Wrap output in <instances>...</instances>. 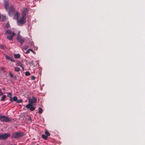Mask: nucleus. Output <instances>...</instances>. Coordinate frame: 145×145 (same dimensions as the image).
<instances>
[{
    "instance_id": "nucleus-1",
    "label": "nucleus",
    "mask_w": 145,
    "mask_h": 145,
    "mask_svg": "<svg viewBox=\"0 0 145 145\" xmlns=\"http://www.w3.org/2000/svg\"><path fill=\"white\" fill-rule=\"evenodd\" d=\"M26 17L21 16L17 20V25L19 26H22L26 23Z\"/></svg>"
},
{
    "instance_id": "nucleus-2",
    "label": "nucleus",
    "mask_w": 145,
    "mask_h": 145,
    "mask_svg": "<svg viewBox=\"0 0 145 145\" xmlns=\"http://www.w3.org/2000/svg\"><path fill=\"white\" fill-rule=\"evenodd\" d=\"M24 135L23 133L20 132H15L12 134V137L14 138L21 137Z\"/></svg>"
},
{
    "instance_id": "nucleus-3",
    "label": "nucleus",
    "mask_w": 145,
    "mask_h": 145,
    "mask_svg": "<svg viewBox=\"0 0 145 145\" xmlns=\"http://www.w3.org/2000/svg\"><path fill=\"white\" fill-rule=\"evenodd\" d=\"M0 120L5 122H8L11 121V120L8 117L5 116H0Z\"/></svg>"
},
{
    "instance_id": "nucleus-4",
    "label": "nucleus",
    "mask_w": 145,
    "mask_h": 145,
    "mask_svg": "<svg viewBox=\"0 0 145 145\" xmlns=\"http://www.w3.org/2000/svg\"><path fill=\"white\" fill-rule=\"evenodd\" d=\"M17 39L20 43L21 45H22L25 41V39L21 36L20 35V32H19L18 35Z\"/></svg>"
},
{
    "instance_id": "nucleus-5",
    "label": "nucleus",
    "mask_w": 145,
    "mask_h": 145,
    "mask_svg": "<svg viewBox=\"0 0 145 145\" xmlns=\"http://www.w3.org/2000/svg\"><path fill=\"white\" fill-rule=\"evenodd\" d=\"M10 135L9 133H6L4 134H0V140H4L7 138Z\"/></svg>"
},
{
    "instance_id": "nucleus-6",
    "label": "nucleus",
    "mask_w": 145,
    "mask_h": 145,
    "mask_svg": "<svg viewBox=\"0 0 145 145\" xmlns=\"http://www.w3.org/2000/svg\"><path fill=\"white\" fill-rule=\"evenodd\" d=\"M33 105V104H31V103H29L25 107L27 109H29L31 111H33L35 110V108Z\"/></svg>"
},
{
    "instance_id": "nucleus-7",
    "label": "nucleus",
    "mask_w": 145,
    "mask_h": 145,
    "mask_svg": "<svg viewBox=\"0 0 145 145\" xmlns=\"http://www.w3.org/2000/svg\"><path fill=\"white\" fill-rule=\"evenodd\" d=\"M29 103H31V104H33L36 103L37 101V99L35 97H33L32 98H30L28 99Z\"/></svg>"
},
{
    "instance_id": "nucleus-8",
    "label": "nucleus",
    "mask_w": 145,
    "mask_h": 145,
    "mask_svg": "<svg viewBox=\"0 0 145 145\" xmlns=\"http://www.w3.org/2000/svg\"><path fill=\"white\" fill-rule=\"evenodd\" d=\"M14 12V8L12 6H10L8 10V14L10 16L12 15H13Z\"/></svg>"
},
{
    "instance_id": "nucleus-9",
    "label": "nucleus",
    "mask_w": 145,
    "mask_h": 145,
    "mask_svg": "<svg viewBox=\"0 0 145 145\" xmlns=\"http://www.w3.org/2000/svg\"><path fill=\"white\" fill-rule=\"evenodd\" d=\"M27 12V8H24L22 11V16H24L26 17V15Z\"/></svg>"
},
{
    "instance_id": "nucleus-10",
    "label": "nucleus",
    "mask_w": 145,
    "mask_h": 145,
    "mask_svg": "<svg viewBox=\"0 0 145 145\" xmlns=\"http://www.w3.org/2000/svg\"><path fill=\"white\" fill-rule=\"evenodd\" d=\"M15 35V33L14 32H12L11 35L7 36V39L10 40H12L13 37Z\"/></svg>"
},
{
    "instance_id": "nucleus-11",
    "label": "nucleus",
    "mask_w": 145,
    "mask_h": 145,
    "mask_svg": "<svg viewBox=\"0 0 145 145\" xmlns=\"http://www.w3.org/2000/svg\"><path fill=\"white\" fill-rule=\"evenodd\" d=\"M20 15V14L19 12H16L14 15V18L17 20L19 18Z\"/></svg>"
},
{
    "instance_id": "nucleus-12",
    "label": "nucleus",
    "mask_w": 145,
    "mask_h": 145,
    "mask_svg": "<svg viewBox=\"0 0 145 145\" xmlns=\"http://www.w3.org/2000/svg\"><path fill=\"white\" fill-rule=\"evenodd\" d=\"M4 5L5 6V9L7 11L8 10V7L9 5L7 0H5L4 1Z\"/></svg>"
},
{
    "instance_id": "nucleus-13",
    "label": "nucleus",
    "mask_w": 145,
    "mask_h": 145,
    "mask_svg": "<svg viewBox=\"0 0 145 145\" xmlns=\"http://www.w3.org/2000/svg\"><path fill=\"white\" fill-rule=\"evenodd\" d=\"M12 30L10 29H9L7 30H6V31L5 32V34H12Z\"/></svg>"
},
{
    "instance_id": "nucleus-14",
    "label": "nucleus",
    "mask_w": 145,
    "mask_h": 145,
    "mask_svg": "<svg viewBox=\"0 0 145 145\" xmlns=\"http://www.w3.org/2000/svg\"><path fill=\"white\" fill-rule=\"evenodd\" d=\"M18 98L16 96L14 97L13 98H12V101H10L11 102H12L13 101L16 102Z\"/></svg>"
},
{
    "instance_id": "nucleus-15",
    "label": "nucleus",
    "mask_w": 145,
    "mask_h": 145,
    "mask_svg": "<svg viewBox=\"0 0 145 145\" xmlns=\"http://www.w3.org/2000/svg\"><path fill=\"white\" fill-rule=\"evenodd\" d=\"M6 57L7 59L8 60H10L12 62H14L15 61L13 59H12L9 56H6Z\"/></svg>"
},
{
    "instance_id": "nucleus-16",
    "label": "nucleus",
    "mask_w": 145,
    "mask_h": 145,
    "mask_svg": "<svg viewBox=\"0 0 145 145\" xmlns=\"http://www.w3.org/2000/svg\"><path fill=\"white\" fill-rule=\"evenodd\" d=\"M12 94L10 93H7V96L10 97V101H12V97H11Z\"/></svg>"
},
{
    "instance_id": "nucleus-17",
    "label": "nucleus",
    "mask_w": 145,
    "mask_h": 145,
    "mask_svg": "<svg viewBox=\"0 0 145 145\" xmlns=\"http://www.w3.org/2000/svg\"><path fill=\"white\" fill-rule=\"evenodd\" d=\"M14 57L16 59L19 58L20 57V54H18L14 55Z\"/></svg>"
},
{
    "instance_id": "nucleus-18",
    "label": "nucleus",
    "mask_w": 145,
    "mask_h": 145,
    "mask_svg": "<svg viewBox=\"0 0 145 145\" xmlns=\"http://www.w3.org/2000/svg\"><path fill=\"white\" fill-rule=\"evenodd\" d=\"M38 110V113L39 114H42L43 112V110L41 108L39 107V108Z\"/></svg>"
},
{
    "instance_id": "nucleus-19",
    "label": "nucleus",
    "mask_w": 145,
    "mask_h": 145,
    "mask_svg": "<svg viewBox=\"0 0 145 145\" xmlns=\"http://www.w3.org/2000/svg\"><path fill=\"white\" fill-rule=\"evenodd\" d=\"M6 97V95H3L1 97L0 101H3L5 100Z\"/></svg>"
},
{
    "instance_id": "nucleus-20",
    "label": "nucleus",
    "mask_w": 145,
    "mask_h": 145,
    "mask_svg": "<svg viewBox=\"0 0 145 145\" xmlns=\"http://www.w3.org/2000/svg\"><path fill=\"white\" fill-rule=\"evenodd\" d=\"M42 138L45 140H46L48 138V137L47 136L44 135H42Z\"/></svg>"
},
{
    "instance_id": "nucleus-21",
    "label": "nucleus",
    "mask_w": 145,
    "mask_h": 145,
    "mask_svg": "<svg viewBox=\"0 0 145 145\" xmlns=\"http://www.w3.org/2000/svg\"><path fill=\"white\" fill-rule=\"evenodd\" d=\"M45 134L47 137L49 136H50V133L47 131H46L45 132Z\"/></svg>"
},
{
    "instance_id": "nucleus-22",
    "label": "nucleus",
    "mask_w": 145,
    "mask_h": 145,
    "mask_svg": "<svg viewBox=\"0 0 145 145\" xmlns=\"http://www.w3.org/2000/svg\"><path fill=\"white\" fill-rule=\"evenodd\" d=\"M20 69L19 67H15V71L18 72L20 71Z\"/></svg>"
},
{
    "instance_id": "nucleus-23",
    "label": "nucleus",
    "mask_w": 145,
    "mask_h": 145,
    "mask_svg": "<svg viewBox=\"0 0 145 145\" xmlns=\"http://www.w3.org/2000/svg\"><path fill=\"white\" fill-rule=\"evenodd\" d=\"M2 20L3 21H5L6 20V18L5 16H2Z\"/></svg>"
},
{
    "instance_id": "nucleus-24",
    "label": "nucleus",
    "mask_w": 145,
    "mask_h": 145,
    "mask_svg": "<svg viewBox=\"0 0 145 145\" xmlns=\"http://www.w3.org/2000/svg\"><path fill=\"white\" fill-rule=\"evenodd\" d=\"M22 100L21 99H19V100L17 99V100L16 101V103H21L22 102Z\"/></svg>"
},
{
    "instance_id": "nucleus-25",
    "label": "nucleus",
    "mask_w": 145,
    "mask_h": 145,
    "mask_svg": "<svg viewBox=\"0 0 145 145\" xmlns=\"http://www.w3.org/2000/svg\"><path fill=\"white\" fill-rule=\"evenodd\" d=\"M30 75V73L28 71L26 72H25V75L26 76H29Z\"/></svg>"
},
{
    "instance_id": "nucleus-26",
    "label": "nucleus",
    "mask_w": 145,
    "mask_h": 145,
    "mask_svg": "<svg viewBox=\"0 0 145 145\" xmlns=\"http://www.w3.org/2000/svg\"><path fill=\"white\" fill-rule=\"evenodd\" d=\"M5 47L3 45H0V48L2 49H5Z\"/></svg>"
},
{
    "instance_id": "nucleus-27",
    "label": "nucleus",
    "mask_w": 145,
    "mask_h": 145,
    "mask_svg": "<svg viewBox=\"0 0 145 145\" xmlns=\"http://www.w3.org/2000/svg\"><path fill=\"white\" fill-rule=\"evenodd\" d=\"M31 50V49H29L25 52V53L28 54L29 53L30 50Z\"/></svg>"
},
{
    "instance_id": "nucleus-28",
    "label": "nucleus",
    "mask_w": 145,
    "mask_h": 145,
    "mask_svg": "<svg viewBox=\"0 0 145 145\" xmlns=\"http://www.w3.org/2000/svg\"><path fill=\"white\" fill-rule=\"evenodd\" d=\"M6 27L7 28H8L10 27V24L9 23H7L6 25Z\"/></svg>"
},
{
    "instance_id": "nucleus-29",
    "label": "nucleus",
    "mask_w": 145,
    "mask_h": 145,
    "mask_svg": "<svg viewBox=\"0 0 145 145\" xmlns=\"http://www.w3.org/2000/svg\"><path fill=\"white\" fill-rule=\"evenodd\" d=\"M31 78L32 80H34L35 79V77L34 76H31Z\"/></svg>"
},
{
    "instance_id": "nucleus-30",
    "label": "nucleus",
    "mask_w": 145,
    "mask_h": 145,
    "mask_svg": "<svg viewBox=\"0 0 145 145\" xmlns=\"http://www.w3.org/2000/svg\"><path fill=\"white\" fill-rule=\"evenodd\" d=\"M9 76L10 77H13V74L12 73H10L9 74Z\"/></svg>"
},
{
    "instance_id": "nucleus-31",
    "label": "nucleus",
    "mask_w": 145,
    "mask_h": 145,
    "mask_svg": "<svg viewBox=\"0 0 145 145\" xmlns=\"http://www.w3.org/2000/svg\"><path fill=\"white\" fill-rule=\"evenodd\" d=\"M19 65L23 69H24V67H23V65L21 63L19 64Z\"/></svg>"
},
{
    "instance_id": "nucleus-32",
    "label": "nucleus",
    "mask_w": 145,
    "mask_h": 145,
    "mask_svg": "<svg viewBox=\"0 0 145 145\" xmlns=\"http://www.w3.org/2000/svg\"><path fill=\"white\" fill-rule=\"evenodd\" d=\"M3 93L1 91V89H0V96H1L2 95H3Z\"/></svg>"
},
{
    "instance_id": "nucleus-33",
    "label": "nucleus",
    "mask_w": 145,
    "mask_h": 145,
    "mask_svg": "<svg viewBox=\"0 0 145 145\" xmlns=\"http://www.w3.org/2000/svg\"><path fill=\"white\" fill-rule=\"evenodd\" d=\"M28 120H30L31 121H32V120H31V119L30 117H29V118Z\"/></svg>"
},
{
    "instance_id": "nucleus-34",
    "label": "nucleus",
    "mask_w": 145,
    "mask_h": 145,
    "mask_svg": "<svg viewBox=\"0 0 145 145\" xmlns=\"http://www.w3.org/2000/svg\"><path fill=\"white\" fill-rule=\"evenodd\" d=\"M30 51H31V52H32L33 53H34V51L32 49H31V50H30Z\"/></svg>"
},
{
    "instance_id": "nucleus-35",
    "label": "nucleus",
    "mask_w": 145,
    "mask_h": 145,
    "mask_svg": "<svg viewBox=\"0 0 145 145\" xmlns=\"http://www.w3.org/2000/svg\"><path fill=\"white\" fill-rule=\"evenodd\" d=\"M4 69V68L3 67H2L1 68V69L2 70H3Z\"/></svg>"
},
{
    "instance_id": "nucleus-36",
    "label": "nucleus",
    "mask_w": 145,
    "mask_h": 145,
    "mask_svg": "<svg viewBox=\"0 0 145 145\" xmlns=\"http://www.w3.org/2000/svg\"><path fill=\"white\" fill-rule=\"evenodd\" d=\"M33 63V61H31V63Z\"/></svg>"
},
{
    "instance_id": "nucleus-37",
    "label": "nucleus",
    "mask_w": 145,
    "mask_h": 145,
    "mask_svg": "<svg viewBox=\"0 0 145 145\" xmlns=\"http://www.w3.org/2000/svg\"><path fill=\"white\" fill-rule=\"evenodd\" d=\"M27 49V48H26V49H25V50H26Z\"/></svg>"
}]
</instances>
